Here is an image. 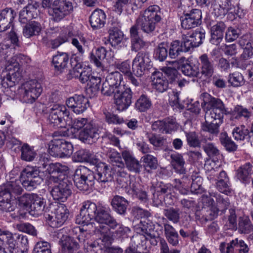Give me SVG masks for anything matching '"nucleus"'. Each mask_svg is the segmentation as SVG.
Returning <instances> with one entry per match:
<instances>
[{
	"label": "nucleus",
	"instance_id": "nucleus-1",
	"mask_svg": "<svg viewBox=\"0 0 253 253\" xmlns=\"http://www.w3.org/2000/svg\"><path fill=\"white\" fill-rule=\"evenodd\" d=\"M201 107L205 113V122L202 125L204 131L217 135L219 132L218 123H221L224 114H229L230 111L225 107L223 102L207 92L200 96Z\"/></svg>",
	"mask_w": 253,
	"mask_h": 253
},
{
	"label": "nucleus",
	"instance_id": "nucleus-27",
	"mask_svg": "<svg viewBox=\"0 0 253 253\" xmlns=\"http://www.w3.org/2000/svg\"><path fill=\"white\" fill-rule=\"evenodd\" d=\"M106 14L101 9H95L89 17V22L92 28L97 29L102 28L105 23Z\"/></svg>",
	"mask_w": 253,
	"mask_h": 253
},
{
	"label": "nucleus",
	"instance_id": "nucleus-35",
	"mask_svg": "<svg viewBox=\"0 0 253 253\" xmlns=\"http://www.w3.org/2000/svg\"><path fill=\"white\" fill-rule=\"evenodd\" d=\"M72 74L74 77L79 78L81 82L84 84L88 83L91 76V71L89 69L83 70L80 63L77 64L74 67Z\"/></svg>",
	"mask_w": 253,
	"mask_h": 253
},
{
	"label": "nucleus",
	"instance_id": "nucleus-53",
	"mask_svg": "<svg viewBox=\"0 0 253 253\" xmlns=\"http://www.w3.org/2000/svg\"><path fill=\"white\" fill-rule=\"evenodd\" d=\"M182 72L186 76L191 77H198L200 74L198 65L184 64L181 67Z\"/></svg>",
	"mask_w": 253,
	"mask_h": 253
},
{
	"label": "nucleus",
	"instance_id": "nucleus-22",
	"mask_svg": "<svg viewBox=\"0 0 253 253\" xmlns=\"http://www.w3.org/2000/svg\"><path fill=\"white\" fill-rule=\"evenodd\" d=\"M122 156L125 162L126 168L129 171L135 173H139L142 166L131 152L127 150L123 151Z\"/></svg>",
	"mask_w": 253,
	"mask_h": 253
},
{
	"label": "nucleus",
	"instance_id": "nucleus-43",
	"mask_svg": "<svg viewBox=\"0 0 253 253\" xmlns=\"http://www.w3.org/2000/svg\"><path fill=\"white\" fill-rule=\"evenodd\" d=\"M123 76L119 72L116 71L109 73L106 77L105 81L109 84L114 87H116V89H119L120 86H125V84H122Z\"/></svg>",
	"mask_w": 253,
	"mask_h": 253
},
{
	"label": "nucleus",
	"instance_id": "nucleus-61",
	"mask_svg": "<svg viewBox=\"0 0 253 253\" xmlns=\"http://www.w3.org/2000/svg\"><path fill=\"white\" fill-rule=\"evenodd\" d=\"M183 52L180 42L178 41H174L170 43L169 48V56L172 59H175L180 54Z\"/></svg>",
	"mask_w": 253,
	"mask_h": 253
},
{
	"label": "nucleus",
	"instance_id": "nucleus-58",
	"mask_svg": "<svg viewBox=\"0 0 253 253\" xmlns=\"http://www.w3.org/2000/svg\"><path fill=\"white\" fill-rule=\"evenodd\" d=\"M192 182L191 185V191L194 194H201L204 189L202 186V178L196 175H192Z\"/></svg>",
	"mask_w": 253,
	"mask_h": 253
},
{
	"label": "nucleus",
	"instance_id": "nucleus-10",
	"mask_svg": "<svg viewBox=\"0 0 253 253\" xmlns=\"http://www.w3.org/2000/svg\"><path fill=\"white\" fill-rule=\"evenodd\" d=\"M203 204L207 206L209 210H211L213 207H217L220 210L227 209L230 204L228 198H223L216 192H209L208 194H204L202 196Z\"/></svg>",
	"mask_w": 253,
	"mask_h": 253
},
{
	"label": "nucleus",
	"instance_id": "nucleus-55",
	"mask_svg": "<svg viewBox=\"0 0 253 253\" xmlns=\"http://www.w3.org/2000/svg\"><path fill=\"white\" fill-rule=\"evenodd\" d=\"M1 191H5V193H10L11 198L12 194H20L22 191V188L19 185L18 181H10L6 183L4 188Z\"/></svg>",
	"mask_w": 253,
	"mask_h": 253
},
{
	"label": "nucleus",
	"instance_id": "nucleus-47",
	"mask_svg": "<svg viewBox=\"0 0 253 253\" xmlns=\"http://www.w3.org/2000/svg\"><path fill=\"white\" fill-rule=\"evenodd\" d=\"M109 41L113 46L121 43L123 39V33L117 28H112L109 30Z\"/></svg>",
	"mask_w": 253,
	"mask_h": 253
},
{
	"label": "nucleus",
	"instance_id": "nucleus-28",
	"mask_svg": "<svg viewBox=\"0 0 253 253\" xmlns=\"http://www.w3.org/2000/svg\"><path fill=\"white\" fill-rule=\"evenodd\" d=\"M67 169V167L59 163L50 164L47 171L50 174L49 180L51 182H58L61 173Z\"/></svg>",
	"mask_w": 253,
	"mask_h": 253
},
{
	"label": "nucleus",
	"instance_id": "nucleus-62",
	"mask_svg": "<svg viewBox=\"0 0 253 253\" xmlns=\"http://www.w3.org/2000/svg\"><path fill=\"white\" fill-rule=\"evenodd\" d=\"M188 145L192 147H200L201 141L195 132H185Z\"/></svg>",
	"mask_w": 253,
	"mask_h": 253
},
{
	"label": "nucleus",
	"instance_id": "nucleus-60",
	"mask_svg": "<svg viewBox=\"0 0 253 253\" xmlns=\"http://www.w3.org/2000/svg\"><path fill=\"white\" fill-rule=\"evenodd\" d=\"M161 70L166 74L168 79L171 83L176 81L180 76V74L174 68L166 66L163 67Z\"/></svg>",
	"mask_w": 253,
	"mask_h": 253
},
{
	"label": "nucleus",
	"instance_id": "nucleus-52",
	"mask_svg": "<svg viewBox=\"0 0 253 253\" xmlns=\"http://www.w3.org/2000/svg\"><path fill=\"white\" fill-rule=\"evenodd\" d=\"M22 160L30 162L33 161L36 156L35 151L28 144H24L21 148Z\"/></svg>",
	"mask_w": 253,
	"mask_h": 253
},
{
	"label": "nucleus",
	"instance_id": "nucleus-49",
	"mask_svg": "<svg viewBox=\"0 0 253 253\" xmlns=\"http://www.w3.org/2000/svg\"><path fill=\"white\" fill-rule=\"evenodd\" d=\"M180 211L179 208L170 207L164 210V214L173 223H177L180 220Z\"/></svg>",
	"mask_w": 253,
	"mask_h": 253
},
{
	"label": "nucleus",
	"instance_id": "nucleus-39",
	"mask_svg": "<svg viewBox=\"0 0 253 253\" xmlns=\"http://www.w3.org/2000/svg\"><path fill=\"white\" fill-rule=\"evenodd\" d=\"M248 39L247 36H245L239 41L240 44L244 48L241 57L244 60L248 59L253 55V41Z\"/></svg>",
	"mask_w": 253,
	"mask_h": 253
},
{
	"label": "nucleus",
	"instance_id": "nucleus-33",
	"mask_svg": "<svg viewBox=\"0 0 253 253\" xmlns=\"http://www.w3.org/2000/svg\"><path fill=\"white\" fill-rule=\"evenodd\" d=\"M44 199L36 195L29 209V213L34 216H38L42 214L45 208Z\"/></svg>",
	"mask_w": 253,
	"mask_h": 253
},
{
	"label": "nucleus",
	"instance_id": "nucleus-56",
	"mask_svg": "<svg viewBox=\"0 0 253 253\" xmlns=\"http://www.w3.org/2000/svg\"><path fill=\"white\" fill-rule=\"evenodd\" d=\"M220 141L227 151L231 152L236 150L237 145L228 137L226 132L220 134Z\"/></svg>",
	"mask_w": 253,
	"mask_h": 253
},
{
	"label": "nucleus",
	"instance_id": "nucleus-17",
	"mask_svg": "<svg viewBox=\"0 0 253 253\" xmlns=\"http://www.w3.org/2000/svg\"><path fill=\"white\" fill-rule=\"evenodd\" d=\"M66 105L77 114L83 113L89 106L88 99L81 95H75L69 98L66 100Z\"/></svg>",
	"mask_w": 253,
	"mask_h": 253
},
{
	"label": "nucleus",
	"instance_id": "nucleus-63",
	"mask_svg": "<svg viewBox=\"0 0 253 253\" xmlns=\"http://www.w3.org/2000/svg\"><path fill=\"white\" fill-rule=\"evenodd\" d=\"M50 244L45 241L36 243L33 250L34 253H51Z\"/></svg>",
	"mask_w": 253,
	"mask_h": 253
},
{
	"label": "nucleus",
	"instance_id": "nucleus-12",
	"mask_svg": "<svg viewBox=\"0 0 253 253\" xmlns=\"http://www.w3.org/2000/svg\"><path fill=\"white\" fill-rule=\"evenodd\" d=\"M58 182L51 190V194L54 200L63 202L71 194L72 184L67 178L59 180Z\"/></svg>",
	"mask_w": 253,
	"mask_h": 253
},
{
	"label": "nucleus",
	"instance_id": "nucleus-54",
	"mask_svg": "<svg viewBox=\"0 0 253 253\" xmlns=\"http://www.w3.org/2000/svg\"><path fill=\"white\" fill-rule=\"evenodd\" d=\"M203 148L204 151L210 157L217 156L219 155V151L212 143L207 142L206 139H202Z\"/></svg>",
	"mask_w": 253,
	"mask_h": 253
},
{
	"label": "nucleus",
	"instance_id": "nucleus-50",
	"mask_svg": "<svg viewBox=\"0 0 253 253\" xmlns=\"http://www.w3.org/2000/svg\"><path fill=\"white\" fill-rule=\"evenodd\" d=\"M252 171V165L249 163H247L241 167L238 170V178L243 181H247L250 178Z\"/></svg>",
	"mask_w": 253,
	"mask_h": 253
},
{
	"label": "nucleus",
	"instance_id": "nucleus-57",
	"mask_svg": "<svg viewBox=\"0 0 253 253\" xmlns=\"http://www.w3.org/2000/svg\"><path fill=\"white\" fill-rule=\"evenodd\" d=\"M36 195V194H25L20 197L18 199L19 206L22 208L29 210Z\"/></svg>",
	"mask_w": 253,
	"mask_h": 253
},
{
	"label": "nucleus",
	"instance_id": "nucleus-16",
	"mask_svg": "<svg viewBox=\"0 0 253 253\" xmlns=\"http://www.w3.org/2000/svg\"><path fill=\"white\" fill-rule=\"evenodd\" d=\"M219 250L221 253H248L249 249L243 241L235 239L228 244L221 243Z\"/></svg>",
	"mask_w": 253,
	"mask_h": 253
},
{
	"label": "nucleus",
	"instance_id": "nucleus-41",
	"mask_svg": "<svg viewBox=\"0 0 253 253\" xmlns=\"http://www.w3.org/2000/svg\"><path fill=\"white\" fill-rule=\"evenodd\" d=\"M164 231L165 236L168 242L175 246L178 243V235L173 227L168 223L164 224Z\"/></svg>",
	"mask_w": 253,
	"mask_h": 253
},
{
	"label": "nucleus",
	"instance_id": "nucleus-29",
	"mask_svg": "<svg viewBox=\"0 0 253 253\" xmlns=\"http://www.w3.org/2000/svg\"><path fill=\"white\" fill-rule=\"evenodd\" d=\"M218 211L219 209L217 207H213L211 210H209L206 208H203L201 210L196 212V219L202 223H205L216 217Z\"/></svg>",
	"mask_w": 253,
	"mask_h": 253
},
{
	"label": "nucleus",
	"instance_id": "nucleus-4",
	"mask_svg": "<svg viewBox=\"0 0 253 253\" xmlns=\"http://www.w3.org/2000/svg\"><path fill=\"white\" fill-rule=\"evenodd\" d=\"M100 212L101 216H99L97 218L100 225L95 227V232L96 233H100V239L102 242L107 243L110 242L111 239V236L107 233L109 227L116 229L120 223L117 222L107 209L105 211H101Z\"/></svg>",
	"mask_w": 253,
	"mask_h": 253
},
{
	"label": "nucleus",
	"instance_id": "nucleus-9",
	"mask_svg": "<svg viewBox=\"0 0 253 253\" xmlns=\"http://www.w3.org/2000/svg\"><path fill=\"white\" fill-rule=\"evenodd\" d=\"M42 91L40 83L32 80L24 83L20 89L23 100L27 103H33L41 95Z\"/></svg>",
	"mask_w": 253,
	"mask_h": 253
},
{
	"label": "nucleus",
	"instance_id": "nucleus-36",
	"mask_svg": "<svg viewBox=\"0 0 253 253\" xmlns=\"http://www.w3.org/2000/svg\"><path fill=\"white\" fill-rule=\"evenodd\" d=\"M10 194L5 193V191L0 192V210L5 212H10L14 210L15 205L10 200Z\"/></svg>",
	"mask_w": 253,
	"mask_h": 253
},
{
	"label": "nucleus",
	"instance_id": "nucleus-20",
	"mask_svg": "<svg viewBox=\"0 0 253 253\" xmlns=\"http://www.w3.org/2000/svg\"><path fill=\"white\" fill-rule=\"evenodd\" d=\"M201 18V10L197 9H193L182 17L181 26L185 29L194 28L199 24Z\"/></svg>",
	"mask_w": 253,
	"mask_h": 253
},
{
	"label": "nucleus",
	"instance_id": "nucleus-15",
	"mask_svg": "<svg viewBox=\"0 0 253 253\" xmlns=\"http://www.w3.org/2000/svg\"><path fill=\"white\" fill-rule=\"evenodd\" d=\"M45 211L47 213L50 212L54 214L57 226L62 225L66 221L69 214L67 207L63 204L57 202L49 204Z\"/></svg>",
	"mask_w": 253,
	"mask_h": 253
},
{
	"label": "nucleus",
	"instance_id": "nucleus-13",
	"mask_svg": "<svg viewBox=\"0 0 253 253\" xmlns=\"http://www.w3.org/2000/svg\"><path fill=\"white\" fill-rule=\"evenodd\" d=\"M54 236L60 240L62 253H74L80 248L79 244L74 239L65 234L63 229L54 232Z\"/></svg>",
	"mask_w": 253,
	"mask_h": 253
},
{
	"label": "nucleus",
	"instance_id": "nucleus-32",
	"mask_svg": "<svg viewBox=\"0 0 253 253\" xmlns=\"http://www.w3.org/2000/svg\"><path fill=\"white\" fill-rule=\"evenodd\" d=\"M111 204L113 209L118 214L124 215L126 213L128 203L124 197L116 195L112 199Z\"/></svg>",
	"mask_w": 253,
	"mask_h": 253
},
{
	"label": "nucleus",
	"instance_id": "nucleus-19",
	"mask_svg": "<svg viewBox=\"0 0 253 253\" xmlns=\"http://www.w3.org/2000/svg\"><path fill=\"white\" fill-rule=\"evenodd\" d=\"M113 168L108 166L104 163H100L96 166L97 173L95 176L96 179L99 183L105 184L111 181L113 179V175L114 173Z\"/></svg>",
	"mask_w": 253,
	"mask_h": 253
},
{
	"label": "nucleus",
	"instance_id": "nucleus-44",
	"mask_svg": "<svg viewBox=\"0 0 253 253\" xmlns=\"http://www.w3.org/2000/svg\"><path fill=\"white\" fill-rule=\"evenodd\" d=\"M152 105L150 99L146 95L142 94L136 100L135 107L138 111L144 112L149 110Z\"/></svg>",
	"mask_w": 253,
	"mask_h": 253
},
{
	"label": "nucleus",
	"instance_id": "nucleus-26",
	"mask_svg": "<svg viewBox=\"0 0 253 253\" xmlns=\"http://www.w3.org/2000/svg\"><path fill=\"white\" fill-rule=\"evenodd\" d=\"M224 22L219 21L213 25L211 30V39L210 42L211 43L218 45L222 40L223 33L225 29Z\"/></svg>",
	"mask_w": 253,
	"mask_h": 253
},
{
	"label": "nucleus",
	"instance_id": "nucleus-18",
	"mask_svg": "<svg viewBox=\"0 0 253 253\" xmlns=\"http://www.w3.org/2000/svg\"><path fill=\"white\" fill-rule=\"evenodd\" d=\"M107 156L110 162L113 165V169L116 171L117 176L122 177H126L127 173L123 170L125 164L120 154L114 149H111L107 152Z\"/></svg>",
	"mask_w": 253,
	"mask_h": 253
},
{
	"label": "nucleus",
	"instance_id": "nucleus-34",
	"mask_svg": "<svg viewBox=\"0 0 253 253\" xmlns=\"http://www.w3.org/2000/svg\"><path fill=\"white\" fill-rule=\"evenodd\" d=\"M107 51L103 47L97 48L94 52L92 51L90 55V61L97 67L103 68V61L106 57Z\"/></svg>",
	"mask_w": 253,
	"mask_h": 253
},
{
	"label": "nucleus",
	"instance_id": "nucleus-8",
	"mask_svg": "<svg viewBox=\"0 0 253 253\" xmlns=\"http://www.w3.org/2000/svg\"><path fill=\"white\" fill-rule=\"evenodd\" d=\"M72 2L67 0H55L53 2V7L48 10L51 19L54 22H59L72 11Z\"/></svg>",
	"mask_w": 253,
	"mask_h": 253
},
{
	"label": "nucleus",
	"instance_id": "nucleus-23",
	"mask_svg": "<svg viewBox=\"0 0 253 253\" xmlns=\"http://www.w3.org/2000/svg\"><path fill=\"white\" fill-rule=\"evenodd\" d=\"M14 11L11 8H5L0 13V32H3L13 27L14 18Z\"/></svg>",
	"mask_w": 253,
	"mask_h": 253
},
{
	"label": "nucleus",
	"instance_id": "nucleus-51",
	"mask_svg": "<svg viewBox=\"0 0 253 253\" xmlns=\"http://www.w3.org/2000/svg\"><path fill=\"white\" fill-rule=\"evenodd\" d=\"M14 239L11 232L8 231H2L0 232V253H7L6 248L2 250V246L4 242H6L7 246H10V243L13 242Z\"/></svg>",
	"mask_w": 253,
	"mask_h": 253
},
{
	"label": "nucleus",
	"instance_id": "nucleus-30",
	"mask_svg": "<svg viewBox=\"0 0 253 253\" xmlns=\"http://www.w3.org/2000/svg\"><path fill=\"white\" fill-rule=\"evenodd\" d=\"M68 61V55L66 53L62 52L53 56L52 64L55 71L62 73L67 67Z\"/></svg>",
	"mask_w": 253,
	"mask_h": 253
},
{
	"label": "nucleus",
	"instance_id": "nucleus-64",
	"mask_svg": "<svg viewBox=\"0 0 253 253\" xmlns=\"http://www.w3.org/2000/svg\"><path fill=\"white\" fill-rule=\"evenodd\" d=\"M228 82L233 86H239L244 84L242 75L238 72L230 74L229 75Z\"/></svg>",
	"mask_w": 253,
	"mask_h": 253
},
{
	"label": "nucleus",
	"instance_id": "nucleus-59",
	"mask_svg": "<svg viewBox=\"0 0 253 253\" xmlns=\"http://www.w3.org/2000/svg\"><path fill=\"white\" fill-rule=\"evenodd\" d=\"M61 141L59 139H54L49 146V153L53 157H62L60 148Z\"/></svg>",
	"mask_w": 253,
	"mask_h": 253
},
{
	"label": "nucleus",
	"instance_id": "nucleus-5",
	"mask_svg": "<svg viewBox=\"0 0 253 253\" xmlns=\"http://www.w3.org/2000/svg\"><path fill=\"white\" fill-rule=\"evenodd\" d=\"M48 120L52 126L65 127L66 125H70V113L65 106L54 104L50 109Z\"/></svg>",
	"mask_w": 253,
	"mask_h": 253
},
{
	"label": "nucleus",
	"instance_id": "nucleus-2",
	"mask_svg": "<svg viewBox=\"0 0 253 253\" xmlns=\"http://www.w3.org/2000/svg\"><path fill=\"white\" fill-rule=\"evenodd\" d=\"M70 122L69 126H71V128L74 130V133L81 130L79 133V138L82 141L89 143L90 140L98 137V128L92 122L89 121L87 118L79 117L72 121L70 118Z\"/></svg>",
	"mask_w": 253,
	"mask_h": 253
},
{
	"label": "nucleus",
	"instance_id": "nucleus-38",
	"mask_svg": "<svg viewBox=\"0 0 253 253\" xmlns=\"http://www.w3.org/2000/svg\"><path fill=\"white\" fill-rule=\"evenodd\" d=\"M160 13V7L156 5H153L149 6L140 15L158 23L161 20Z\"/></svg>",
	"mask_w": 253,
	"mask_h": 253
},
{
	"label": "nucleus",
	"instance_id": "nucleus-40",
	"mask_svg": "<svg viewBox=\"0 0 253 253\" xmlns=\"http://www.w3.org/2000/svg\"><path fill=\"white\" fill-rule=\"evenodd\" d=\"M21 182L24 187L29 191L35 188L42 181V178L38 173L33 177H29L25 178H20Z\"/></svg>",
	"mask_w": 253,
	"mask_h": 253
},
{
	"label": "nucleus",
	"instance_id": "nucleus-11",
	"mask_svg": "<svg viewBox=\"0 0 253 253\" xmlns=\"http://www.w3.org/2000/svg\"><path fill=\"white\" fill-rule=\"evenodd\" d=\"M132 92L130 87L120 86L114 95V103L117 109L124 111L132 103Z\"/></svg>",
	"mask_w": 253,
	"mask_h": 253
},
{
	"label": "nucleus",
	"instance_id": "nucleus-24",
	"mask_svg": "<svg viewBox=\"0 0 253 253\" xmlns=\"http://www.w3.org/2000/svg\"><path fill=\"white\" fill-rule=\"evenodd\" d=\"M39 4L36 1L29 3L26 6L20 11L19 13V20L21 23H25L28 20L35 18L37 13L36 10L39 7Z\"/></svg>",
	"mask_w": 253,
	"mask_h": 253
},
{
	"label": "nucleus",
	"instance_id": "nucleus-31",
	"mask_svg": "<svg viewBox=\"0 0 253 253\" xmlns=\"http://www.w3.org/2000/svg\"><path fill=\"white\" fill-rule=\"evenodd\" d=\"M152 85L154 88L160 92L166 91L168 88V81L163 77L160 72L154 73L151 76Z\"/></svg>",
	"mask_w": 253,
	"mask_h": 253
},
{
	"label": "nucleus",
	"instance_id": "nucleus-21",
	"mask_svg": "<svg viewBox=\"0 0 253 253\" xmlns=\"http://www.w3.org/2000/svg\"><path fill=\"white\" fill-rule=\"evenodd\" d=\"M110 242L107 243L102 242L100 238L98 241H94L90 243L88 247V249L94 253H122L123 250L120 248H108L106 246V244H108Z\"/></svg>",
	"mask_w": 253,
	"mask_h": 253
},
{
	"label": "nucleus",
	"instance_id": "nucleus-42",
	"mask_svg": "<svg viewBox=\"0 0 253 253\" xmlns=\"http://www.w3.org/2000/svg\"><path fill=\"white\" fill-rule=\"evenodd\" d=\"M101 79L99 77L92 76L87 84L86 92L90 97L96 95L99 89Z\"/></svg>",
	"mask_w": 253,
	"mask_h": 253
},
{
	"label": "nucleus",
	"instance_id": "nucleus-7",
	"mask_svg": "<svg viewBox=\"0 0 253 253\" xmlns=\"http://www.w3.org/2000/svg\"><path fill=\"white\" fill-rule=\"evenodd\" d=\"M1 85L4 87L13 86L18 83L22 78V70L18 62H13L7 65L2 72Z\"/></svg>",
	"mask_w": 253,
	"mask_h": 253
},
{
	"label": "nucleus",
	"instance_id": "nucleus-37",
	"mask_svg": "<svg viewBox=\"0 0 253 253\" xmlns=\"http://www.w3.org/2000/svg\"><path fill=\"white\" fill-rule=\"evenodd\" d=\"M157 23L139 15L136 20V24L141 27V30L146 33H150L154 31Z\"/></svg>",
	"mask_w": 253,
	"mask_h": 253
},
{
	"label": "nucleus",
	"instance_id": "nucleus-46",
	"mask_svg": "<svg viewBox=\"0 0 253 253\" xmlns=\"http://www.w3.org/2000/svg\"><path fill=\"white\" fill-rule=\"evenodd\" d=\"M42 30L40 24L33 21L27 24L23 29V35L27 38L38 35Z\"/></svg>",
	"mask_w": 253,
	"mask_h": 253
},
{
	"label": "nucleus",
	"instance_id": "nucleus-45",
	"mask_svg": "<svg viewBox=\"0 0 253 253\" xmlns=\"http://www.w3.org/2000/svg\"><path fill=\"white\" fill-rule=\"evenodd\" d=\"M233 137L236 141H243L250 138L249 130L244 125L235 127L232 132Z\"/></svg>",
	"mask_w": 253,
	"mask_h": 253
},
{
	"label": "nucleus",
	"instance_id": "nucleus-3",
	"mask_svg": "<svg viewBox=\"0 0 253 253\" xmlns=\"http://www.w3.org/2000/svg\"><path fill=\"white\" fill-rule=\"evenodd\" d=\"M106 208L103 206L97 205L93 202L87 201L82 203L80 213L76 217V223L79 224L88 225L92 219L97 223V217L101 216L100 211H105Z\"/></svg>",
	"mask_w": 253,
	"mask_h": 253
},
{
	"label": "nucleus",
	"instance_id": "nucleus-14",
	"mask_svg": "<svg viewBox=\"0 0 253 253\" xmlns=\"http://www.w3.org/2000/svg\"><path fill=\"white\" fill-rule=\"evenodd\" d=\"M132 71L135 75L140 77L151 65V60L148 54L140 52L137 53L132 62Z\"/></svg>",
	"mask_w": 253,
	"mask_h": 253
},
{
	"label": "nucleus",
	"instance_id": "nucleus-48",
	"mask_svg": "<svg viewBox=\"0 0 253 253\" xmlns=\"http://www.w3.org/2000/svg\"><path fill=\"white\" fill-rule=\"evenodd\" d=\"M238 230L241 233L244 234H249L253 231V224L248 217H242L240 218Z\"/></svg>",
	"mask_w": 253,
	"mask_h": 253
},
{
	"label": "nucleus",
	"instance_id": "nucleus-25",
	"mask_svg": "<svg viewBox=\"0 0 253 253\" xmlns=\"http://www.w3.org/2000/svg\"><path fill=\"white\" fill-rule=\"evenodd\" d=\"M201 73L207 78L211 77L214 71L213 62L207 55L203 54L199 57Z\"/></svg>",
	"mask_w": 253,
	"mask_h": 253
},
{
	"label": "nucleus",
	"instance_id": "nucleus-6",
	"mask_svg": "<svg viewBox=\"0 0 253 253\" xmlns=\"http://www.w3.org/2000/svg\"><path fill=\"white\" fill-rule=\"evenodd\" d=\"M73 179L75 185L80 190L86 191L93 186L95 176L93 171L84 166H80L75 170Z\"/></svg>",
	"mask_w": 253,
	"mask_h": 253
}]
</instances>
